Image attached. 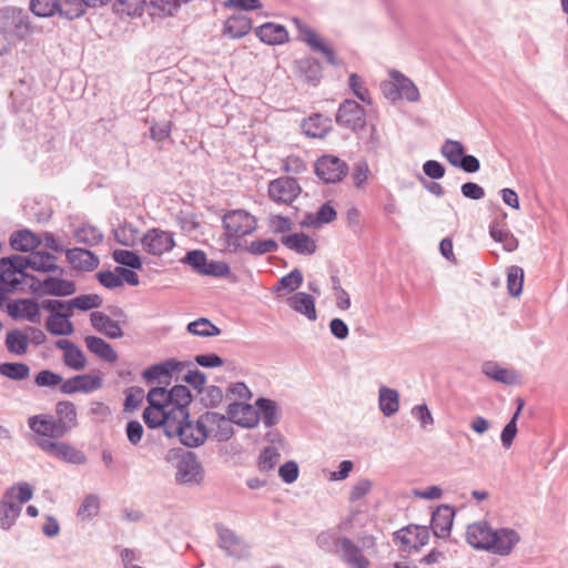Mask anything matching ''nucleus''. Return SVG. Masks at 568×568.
<instances>
[{
	"instance_id": "33",
	"label": "nucleus",
	"mask_w": 568,
	"mask_h": 568,
	"mask_svg": "<svg viewBox=\"0 0 568 568\" xmlns=\"http://www.w3.org/2000/svg\"><path fill=\"white\" fill-rule=\"evenodd\" d=\"M255 406L265 427H273L280 422L282 410L275 400L261 397L255 402Z\"/></svg>"
},
{
	"instance_id": "52",
	"label": "nucleus",
	"mask_w": 568,
	"mask_h": 568,
	"mask_svg": "<svg viewBox=\"0 0 568 568\" xmlns=\"http://www.w3.org/2000/svg\"><path fill=\"white\" fill-rule=\"evenodd\" d=\"M150 7L153 9L150 14L159 18L174 17L180 9L175 0H151Z\"/></svg>"
},
{
	"instance_id": "40",
	"label": "nucleus",
	"mask_w": 568,
	"mask_h": 568,
	"mask_svg": "<svg viewBox=\"0 0 568 568\" xmlns=\"http://www.w3.org/2000/svg\"><path fill=\"white\" fill-rule=\"evenodd\" d=\"M84 342L88 349L101 359L108 363H114L118 359L115 351L104 339L97 336H87Z\"/></svg>"
},
{
	"instance_id": "47",
	"label": "nucleus",
	"mask_w": 568,
	"mask_h": 568,
	"mask_svg": "<svg viewBox=\"0 0 568 568\" xmlns=\"http://www.w3.org/2000/svg\"><path fill=\"white\" fill-rule=\"evenodd\" d=\"M115 241L124 246H134L139 241L141 242L140 233L132 224L119 225L114 231Z\"/></svg>"
},
{
	"instance_id": "60",
	"label": "nucleus",
	"mask_w": 568,
	"mask_h": 568,
	"mask_svg": "<svg viewBox=\"0 0 568 568\" xmlns=\"http://www.w3.org/2000/svg\"><path fill=\"white\" fill-rule=\"evenodd\" d=\"M164 408L165 407L148 406L144 409L143 419L150 428H155L159 426L164 427V422H165Z\"/></svg>"
},
{
	"instance_id": "27",
	"label": "nucleus",
	"mask_w": 568,
	"mask_h": 568,
	"mask_svg": "<svg viewBox=\"0 0 568 568\" xmlns=\"http://www.w3.org/2000/svg\"><path fill=\"white\" fill-rule=\"evenodd\" d=\"M8 312L13 318L26 320L31 323H40V305L32 300H19L8 306Z\"/></svg>"
},
{
	"instance_id": "31",
	"label": "nucleus",
	"mask_w": 568,
	"mask_h": 568,
	"mask_svg": "<svg viewBox=\"0 0 568 568\" xmlns=\"http://www.w3.org/2000/svg\"><path fill=\"white\" fill-rule=\"evenodd\" d=\"M186 364L175 359H168L162 363L155 364L146 368L142 376L148 381H155L162 377H169L175 372H181L185 368Z\"/></svg>"
},
{
	"instance_id": "51",
	"label": "nucleus",
	"mask_w": 568,
	"mask_h": 568,
	"mask_svg": "<svg viewBox=\"0 0 568 568\" xmlns=\"http://www.w3.org/2000/svg\"><path fill=\"white\" fill-rule=\"evenodd\" d=\"M524 270L520 266L513 265L507 272V290L511 296H519L523 292Z\"/></svg>"
},
{
	"instance_id": "34",
	"label": "nucleus",
	"mask_w": 568,
	"mask_h": 568,
	"mask_svg": "<svg viewBox=\"0 0 568 568\" xmlns=\"http://www.w3.org/2000/svg\"><path fill=\"white\" fill-rule=\"evenodd\" d=\"M71 313H53L47 322L45 328L53 336H69L74 332V326L70 321Z\"/></svg>"
},
{
	"instance_id": "32",
	"label": "nucleus",
	"mask_w": 568,
	"mask_h": 568,
	"mask_svg": "<svg viewBox=\"0 0 568 568\" xmlns=\"http://www.w3.org/2000/svg\"><path fill=\"white\" fill-rule=\"evenodd\" d=\"M282 243L287 248L298 254L311 255L316 251L315 241L305 233H294L290 235H284L282 237Z\"/></svg>"
},
{
	"instance_id": "55",
	"label": "nucleus",
	"mask_w": 568,
	"mask_h": 568,
	"mask_svg": "<svg viewBox=\"0 0 568 568\" xmlns=\"http://www.w3.org/2000/svg\"><path fill=\"white\" fill-rule=\"evenodd\" d=\"M59 0H30V10L37 17L49 18L58 13Z\"/></svg>"
},
{
	"instance_id": "43",
	"label": "nucleus",
	"mask_w": 568,
	"mask_h": 568,
	"mask_svg": "<svg viewBox=\"0 0 568 568\" xmlns=\"http://www.w3.org/2000/svg\"><path fill=\"white\" fill-rule=\"evenodd\" d=\"M73 237L78 243L93 246L102 242L103 234L91 224H81L74 229Z\"/></svg>"
},
{
	"instance_id": "26",
	"label": "nucleus",
	"mask_w": 568,
	"mask_h": 568,
	"mask_svg": "<svg viewBox=\"0 0 568 568\" xmlns=\"http://www.w3.org/2000/svg\"><path fill=\"white\" fill-rule=\"evenodd\" d=\"M256 37L270 45L283 44L288 41V32L282 24L266 22L255 29Z\"/></svg>"
},
{
	"instance_id": "7",
	"label": "nucleus",
	"mask_w": 568,
	"mask_h": 568,
	"mask_svg": "<svg viewBox=\"0 0 568 568\" xmlns=\"http://www.w3.org/2000/svg\"><path fill=\"white\" fill-rule=\"evenodd\" d=\"M141 245L144 252L154 256L170 252L174 245L173 234L161 229H151L141 237Z\"/></svg>"
},
{
	"instance_id": "42",
	"label": "nucleus",
	"mask_w": 568,
	"mask_h": 568,
	"mask_svg": "<svg viewBox=\"0 0 568 568\" xmlns=\"http://www.w3.org/2000/svg\"><path fill=\"white\" fill-rule=\"evenodd\" d=\"M10 244L16 251L28 252L33 251L40 244V240L31 231L21 230L10 236Z\"/></svg>"
},
{
	"instance_id": "22",
	"label": "nucleus",
	"mask_w": 568,
	"mask_h": 568,
	"mask_svg": "<svg viewBox=\"0 0 568 568\" xmlns=\"http://www.w3.org/2000/svg\"><path fill=\"white\" fill-rule=\"evenodd\" d=\"M65 257L73 268L83 272L93 271L100 262L94 253L81 247L65 250Z\"/></svg>"
},
{
	"instance_id": "5",
	"label": "nucleus",
	"mask_w": 568,
	"mask_h": 568,
	"mask_svg": "<svg viewBox=\"0 0 568 568\" xmlns=\"http://www.w3.org/2000/svg\"><path fill=\"white\" fill-rule=\"evenodd\" d=\"M175 480L181 485H199L203 480V467L193 453H186L181 456L176 463Z\"/></svg>"
},
{
	"instance_id": "3",
	"label": "nucleus",
	"mask_w": 568,
	"mask_h": 568,
	"mask_svg": "<svg viewBox=\"0 0 568 568\" xmlns=\"http://www.w3.org/2000/svg\"><path fill=\"white\" fill-rule=\"evenodd\" d=\"M291 21L298 31V40L306 43L312 51L322 53L329 64H337L333 48L313 28L300 18H293Z\"/></svg>"
},
{
	"instance_id": "30",
	"label": "nucleus",
	"mask_w": 568,
	"mask_h": 568,
	"mask_svg": "<svg viewBox=\"0 0 568 568\" xmlns=\"http://www.w3.org/2000/svg\"><path fill=\"white\" fill-rule=\"evenodd\" d=\"M90 321L98 332L110 338H120L123 336V332L119 323L102 312H92Z\"/></svg>"
},
{
	"instance_id": "44",
	"label": "nucleus",
	"mask_w": 568,
	"mask_h": 568,
	"mask_svg": "<svg viewBox=\"0 0 568 568\" xmlns=\"http://www.w3.org/2000/svg\"><path fill=\"white\" fill-rule=\"evenodd\" d=\"M489 234L496 242L501 243L507 252H513L518 247V240L514 234L508 229L500 227L497 223L490 225Z\"/></svg>"
},
{
	"instance_id": "39",
	"label": "nucleus",
	"mask_w": 568,
	"mask_h": 568,
	"mask_svg": "<svg viewBox=\"0 0 568 568\" xmlns=\"http://www.w3.org/2000/svg\"><path fill=\"white\" fill-rule=\"evenodd\" d=\"M31 268L41 273H63V270L59 267L57 257L48 252L37 251L30 254Z\"/></svg>"
},
{
	"instance_id": "54",
	"label": "nucleus",
	"mask_w": 568,
	"mask_h": 568,
	"mask_svg": "<svg viewBox=\"0 0 568 568\" xmlns=\"http://www.w3.org/2000/svg\"><path fill=\"white\" fill-rule=\"evenodd\" d=\"M397 87L399 90V99H406L409 102L419 101V90L410 79H408L400 72H398L397 75Z\"/></svg>"
},
{
	"instance_id": "37",
	"label": "nucleus",
	"mask_w": 568,
	"mask_h": 568,
	"mask_svg": "<svg viewBox=\"0 0 568 568\" xmlns=\"http://www.w3.org/2000/svg\"><path fill=\"white\" fill-rule=\"evenodd\" d=\"M302 129L307 136L324 138L332 129V121L322 114H314L303 121Z\"/></svg>"
},
{
	"instance_id": "2",
	"label": "nucleus",
	"mask_w": 568,
	"mask_h": 568,
	"mask_svg": "<svg viewBox=\"0 0 568 568\" xmlns=\"http://www.w3.org/2000/svg\"><path fill=\"white\" fill-rule=\"evenodd\" d=\"M3 29L12 33L18 40L24 41L36 32L30 16L18 7H6L0 10Z\"/></svg>"
},
{
	"instance_id": "35",
	"label": "nucleus",
	"mask_w": 568,
	"mask_h": 568,
	"mask_svg": "<svg viewBox=\"0 0 568 568\" xmlns=\"http://www.w3.org/2000/svg\"><path fill=\"white\" fill-rule=\"evenodd\" d=\"M4 345L7 351L14 356H24L29 349V334L22 329L7 332Z\"/></svg>"
},
{
	"instance_id": "10",
	"label": "nucleus",
	"mask_w": 568,
	"mask_h": 568,
	"mask_svg": "<svg viewBox=\"0 0 568 568\" xmlns=\"http://www.w3.org/2000/svg\"><path fill=\"white\" fill-rule=\"evenodd\" d=\"M31 288L40 295L69 296L75 293L74 282L58 276H48L44 280L31 277Z\"/></svg>"
},
{
	"instance_id": "19",
	"label": "nucleus",
	"mask_w": 568,
	"mask_h": 568,
	"mask_svg": "<svg viewBox=\"0 0 568 568\" xmlns=\"http://www.w3.org/2000/svg\"><path fill=\"white\" fill-rule=\"evenodd\" d=\"M403 550L409 551L425 546L429 539V531L426 526H408L396 534Z\"/></svg>"
},
{
	"instance_id": "16",
	"label": "nucleus",
	"mask_w": 568,
	"mask_h": 568,
	"mask_svg": "<svg viewBox=\"0 0 568 568\" xmlns=\"http://www.w3.org/2000/svg\"><path fill=\"white\" fill-rule=\"evenodd\" d=\"M336 122L355 131L364 125L365 111L356 101L345 100L338 108Z\"/></svg>"
},
{
	"instance_id": "21",
	"label": "nucleus",
	"mask_w": 568,
	"mask_h": 568,
	"mask_svg": "<svg viewBox=\"0 0 568 568\" xmlns=\"http://www.w3.org/2000/svg\"><path fill=\"white\" fill-rule=\"evenodd\" d=\"M20 504L16 503V488H9L0 500V527L8 530L21 513Z\"/></svg>"
},
{
	"instance_id": "56",
	"label": "nucleus",
	"mask_w": 568,
	"mask_h": 568,
	"mask_svg": "<svg viewBox=\"0 0 568 568\" xmlns=\"http://www.w3.org/2000/svg\"><path fill=\"white\" fill-rule=\"evenodd\" d=\"M336 219V211L328 204H323L315 215H307V225L320 227L323 224L329 223Z\"/></svg>"
},
{
	"instance_id": "53",
	"label": "nucleus",
	"mask_w": 568,
	"mask_h": 568,
	"mask_svg": "<svg viewBox=\"0 0 568 568\" xmlns=\"http://www.w3.org/2000/svg\"><path fill=\"white\" fill-rule=\"evenodd\" d=\"M99 510H100V498L94 494H90V495L85 496L84 499L82 500V503L78 509L77 516L81 520H89V519L95 517L99 514Z\"/></svg>"
},
{
	"instance_id": "15",
	"label": "nucleus",
	"mask_w": 568,
	"mask_h": 568,
	"mask_svg": "<svg viewBox=\"0 0 568 568\" xmlns=\"http://www.w3.org/2000/svg\"><path fill=\"white\" fill-rule=\"evenodd\" d=\"M494 528L486 520L469 524L466 529V541L476 550L489 552Z\"/></svg>"
},
{
	"instance_id": "13",
	"label": "nucleus",
	"mask_w": 568,
	"mask_h": 568,
	"mask_svg": "<svg viewBox=\"0 0 568 568\" xmlns=\"http://www.w3.org/2000/svg\"><path fill=\"white\" fill-rule=\"evenodd\" d=\"M203 420L206 439L212 437L217 442H226L234 434V428L230 416L226 417L215 412H206L203 414Z\"/></svg>"
},
{
	"instance_id": "64",
	"label": "nucleus",
	"mask_w": 568,
	"mask_h": 568,
	"mask_svg": "<svg viewBox=\"0 0 568 568\" xmlns=\"http://www.w3.org/2000/svg\"><path fill=\"white\" fill-rule=\"evenodd\" d=\"M62 382L63 379L61 375L49 369L40 371L34 378V383L39 387H55L58 385L61 386Z\"/></svg>"
},
{
	"instance_id": "1",
	"label": "nucleus",
	"mask_w": 568,
	"mask_h": 568,
	"mask_svg": "<svg viewBox=\"0 0 568 568\" xmlns=\"http://www.w3.org/2000/svg\"><path fill=\"white\" fill-rule=\"evenodd\" d=\"M318 546L333 552L348 568H369L371 560L365 555V550L374 545V538L368 537L363 540V546H358L348 537L332 532H322L317 536Z\"/></svg>"
},
{
	"instance_id": "9",
	"label": "nucleus",
	"mask_w": 568,
	"mask_h": 568,
	"mask_svg": "<svg viewBox=\"0 0 568 568\" xmlns=\"http://www.w3.org/2000/svg\"><path fill=\"white\" fill-rule=\"evenodd\" d=\"M219 546L225 554L235 559H245L248 557L250 546L237 536L232 529L217 525Z\"/></svg>"
},
{
	"instance_id": "45",
	"label": "nucleus",
	"mask_w": 568,
	"mask_h": 568,
	"mask_svg": "<svg viewBox=\"0 0 568 568\" xmlns=\"http://www.w3.org/2000/svg\"><path fill=\"white\" fill-rule=\"evenodd\" d=\"M30 367L24 363L7 362L0 364V375L11 381H24L30 376Z\"/></svg>"
},
{
	"instance_id": "18",
	"label": "nucleus",
	"mask_w": 568,
	"mask_h": 568,
	"mask_svg": "<svg viewBox=\"0 0 568 568\" xmlns=\"http://www.w3.org/2000/svg\"><path fill=\"white\" fill-rule=\"evenodd\" d=\"M175 437H179L181 443L187 447H199L204 444L206 440V433L203 414L196 422H191L187 418L183 424V427L179 428V433Z\"/></svg>"
},
{
	"instance_id": "24",
	"label": "nucleus",
	"mask_w": 568,
	"mask_h": 568,
	"mask_svg": "<svg viewBox=\"0 0 568 568\" xmlns=\"http://www.w3.org/2000/svg\"><path fill=\"white\" fill-rule=\"evenodd\" d=\"M55 347L63 351V363L69 368L81 371L87 366L84 353L69 339H58Z\"/></svg>"
},
{
	"instance_id": "8",
	"label": "nucleus",
	"mask_w": 568,
	"mask_h": 568,
	"mask_svg": "<svg viewBox=\"0 0 568 568\" xmlns=\"http://www.w3.org/2000/svg\"><path fill=\"white\" fill-rule=\"evenodd\" d=\"M301 192V185L293 178H278L268 184V195L272 201L278 204L291 205Z\"/></svg>"
},
{
	"instance_id": "17",
	"label": "nucleus",
	"mask_w": 568,
	"mask_h": 568,
	"mask_svg": "<svg viewBox=\"0 0 568 568\" xmlns=\"http://www.w3.org/2000/svg\"><path fill=\"white\" fill-rule=\"evenodd\" d=\"M227 415L232 424L252 428L258 424L260 414L257 407L245 403H232L227 406Z\"/></svg>"
},
{
	"instance_id": "14",
	"label": "nucleus",
	"mask_w": 568,
	"mask_h": 568,
	"mask_svg": "<svg viewBox=\"0 0 568 568\" xmlns=\"http://www.w3.org/2000/svg\"><path fill=\"white\" fill-rule=\"evenodd\" d=\"M223 223L227 232L244 236L256 230L255 217L244 210H235L224 215Z\"/></svg>"
},
{
	"instance_id": "12",
	"label": "nucleus",
	"mask_w": 568,
	"mask_h": 568,
	"mask_svg": "<svg viewBox=\"0 0 568 568\" xmlns=\"http://www.w3.org/2000/svg\"><path fill=\"white\" fill-rule=\"evenodd\" d=\"M346 162L335 155H323L315 163L316 175L325 183H336L347 173Z\"/></svg>"
},
{
	"instance_id": "23",
	"label": "nucleus",
	"mask_w": 568,
	"mask_h": 568,
	"mask_svg": "<svg viewBox=\"0 0 568 568\" xmlns=\"http://www.w3.org/2000/svg\"><path fill=\"white\" fill-rule=\"evenodd\" d=\"M455 517L454 509L448 505H442L433 513L432 529L436 537L446 538L450 535L453 520Z\"/></svg>"
},
{
	"instance_id": "41",
	"label": "nucleus",
	"mask_w": 568,
	"mask_h": 568,
	"mask_svg": "<svg viewBox=\"0 0 568 568\" xmlns=\"http://www.w3.org/2000/svg\"><path fill=\"white\" fill-rule=\"evenodd\" d=\"M483 373L499 383L514 385L518 383V374L514 371L500 367L494 362H487L483 365Z\"/></svg>"
},
{
	"instance_id": "11",
	"label": "nucleus",
	"mask_w": 568,
	"mask_h": 568,
	"mask_svg": "<svg viewBox=\"0 0 568 568\" xmlns=\"http://www.w3.org/2000/svg\"><path fill=\"white\" fill-rule=\"evenodd\" d=\"M521 541L520 534L509 527L494 528L489 554L507 557Z\"/></svg>"
},
{
	"instance_id": "38",
	"label": "nucleus",
	"mask_w": 568,
	"mask_h": 568,
	"mask_svg": "<svg viewBox=\"0 0 568 568\" xmlns=\"http://www.w3.org/2000/svg\"><path fill=\"white\" fill-rule=\"evenodd\" d=\"M378 407L385 417L395 415L399 409V393L387 386L378 390Z\"/></svg>"
},
{
	"instance_id": "36",
	"label": "nucleus",
	"mask_w": 568,
	"mask_h": 568,
	"mask_svg": "<svg viewBox=\"0 0 568 568\" xmlns=\"http://www.w3.org/2000/svg\"><path fill=\"white\" fill-rule=\"evenodd\" d=\"M286 302L292 310L305 315L310 321H315L317 318L315 301L311 295L304 292H298L288 297Z\"/></svg>"
},
{
	"instance_id": "58",
	"label": "nucleus",
	"mask_w": 568,
	"mask_h": 568,
	"mask_svg": "<svg viewBox=\"0 0 568 568\" xmlns=\"http://www.w3.org/2000/svg\"><path fill=\"white\" fill-rule=\"evenodd\" d=\"M302 283L303 274L300 270L295 268L278 281L275 291L278 292L281 288H283L290 292H294L302 285Z\"/></svg>"
},
{
	"instance_id": "20",
	"label": "nucleus",
	"mask_w": 568,
	"mask_h": 568,
	"mask_svg": "<svg viewBox=\"0 0 568 568\" xmlns=\"http://www.w3.org/2000/svg\"><path fill=\"white\" fill-rule=\"evenodd\" d=\"M102 387V379L99 376L84 374L77 375L62 382L60 390L63 394L91 393Z\"/></svg>"
},
{
	"instance_id": "6",
	"label": "nucleus",
	"mask_w": 568,
	"mask_h": 568,
	"mask_svg": "<svg viewBox=\"0 0 568 568\" xmlns=\"http://www.w3.org/2000/svg\"><path fill=\"white\" fill-rule=\"evenodd\" d=\"M39 448L63 463L82 465L87 462L84 453L67 442H59L58 439L52 442L42 440V443H39Z\"/></svg>"
},
{
	"instance_id": "50",
	"label": "nucleus",
	"mask_w": 568,
	"mask_h": 568,
	"mask_svg": "<svg viewBox=\"0 0 568 568\" xmlns=\"http://www.w3.org/2000/svg\"><path fill=\"white\" fill-rule=\"evenodd\" d=\"M440 153L456 168L458 161L462 160L465 154V148L459 141L447 139L440 148Z\"/></svg>"
},
{
	"instance_id": "28",
	"label": "nucleus",
	"mask_w": 568,
	"mask_h": 568,
	"mask_svg": "<svg viewBox=\"0 0 568 568\" xmlns=\"http://www.w3.org/2000/svg\"><path fill=\"white\" fill-rule=\"evenodd\" d=\"M252 29V21L243 14H233L223 24V36L230 39H241Z\"/></svg>"
},
{
	"instance_id": "49",
	"label": "nucleus",
	"mask_w": 568,
	"mask_h": 568,
	"mask_svg": "<svg viewBox=\"0 0 568 568\" xmlns=\"http://www.w3.org/2000/svg\"><path fill=\"white\" fill-rule=\"evenodd\" d=\"M102 302V297L98 294H83L68 301L67 307L69 310L77 308L81 311H89L100 307Z\"/></svg>"
},
{
	"instance_id": "4",
	"label": "nucleus",
	"mask_w": 568,
	"mask_h": 568,
	"mask_svg": "<svg viewBox=\"0 0 568 568\" xmlns=\"http://www.w3.org/2000/svg\"><path fill=\"white\" fill-rule=\"evenodd\" d=\"M28 426L33 432L34 443L39 447L42 440L52 442L64 437L55 418L49 414L33 415L28 418Z\"/></svg>"
},
{
	"instance_id": "48",
	"label": "nucleus",
	"mask_w": 568,
	"mask_h": 568,
	"mask_svg": "<svg viewBox=\"0 0 568 568\" xmlns=\"http://www.w3.org/2000/svg\"><path fill=\"white\" fill-rule=\"evenodd\" d=\"M85 6L82 0H61L59 1L58 13L60 17L74 20L79 19L85 13Z\"/></svg>"
},
{
	"instance_id": "59",
	"label": "nucleus",
	"mask_w": 568,
	"mask_h": 568,
	"mask_svg": "<svg viewBox=\"0 0 568 568\" xmlns=\"http://www.w3.org/2000/svg\"><path fill=\"white\" fill-rule=\"evenodd\" d=\"M112 255L113 260L121 265H125L131 268H141L142 266L140 256L132 251L115 250Z\"/></svg>"
},
{
	"instance_id": "63",
	"label": "nucleus",
	"mask_w": 568,
	"mask_h": 568,
	"mask_svg": "<svg viewBox=\"0 0 568 568\" xmlns=\"http://www.w3.org/2000/svg\"><path fill=\"white\" fill-rule=\"evenodd\" d=\"M206 261V254L201 250H193L187 252L184 258L182 260L183 263L190 265L199 274H203Z\"/></svg>"
},
{
	"instance_id": "46",
	"label": "nucleus",
	"mask_w": 568,
	"mask_h": 568,
	"mask_svg": "<svg viewBox=\"0 0 568 568\" xmlns=\"http://www.w3.org/2000/svg\"><path fill=\"white\" fill-rule=\"evenodd\" d=\"M186 329L189 333L201 337L217 336L221 334V329L205 317L189 323Z\"/></svg>"
},
{
	"instance_id": "62",
	"label": "nucleus",
	"mask_w": 568,
	"mask_h": 568,
	"mask_svg": "<svg viewBox=\"0 0 568 568\" xmlns=\"http://www.w3.org/2000/svg\"><path fill=\"white\" fill-rule=\"evenodd\" d=\"M280 460V453L273 446L263 449L258 458V467L261 470L267 471L274 468Z\"/></svg>"
},
{
	"instance_id": "29",
	"label": "nucleus",
	"mask_w": 568,
	"mask_h": 568,
	"mask_svg": "<svg viewBox=\"0 0 568 568\" xmlns=\"http://www.w3.org/2000/svg\"><path fill=\"white\" fill-rule=\"evenodd\" d=\"M165 422H164V433L168 437H175L179 433V428L183 427V424L189 418V409L180 408V407H165Z\"/></svg>"
},
{
	"instance_id": "25",
	"label": "nucleus",
	"mask_w": 568,
	"mask_h": 568,
	"mask_svg": "<svg viewBox=\"0 0 568 568\" xmlns=\"http://www.w3.org/2000/svg\"><path fill=\"white\" fill-rule=\"evenodd\" d=\"M57 424L65 436L78 426L77 407L72 402L61 400L55 405Z\"/></svg>"
},
{
	"instance_id": "61",
	"label": "nucleus",
	"mask_w": 568,
	"mask_h": 568,
	"mask_svg": "<svg viewBox=\"0 0 568 568\" xmlns=\"http://www.w3.org/2000/svg\"><path fill=\"white\" fill-rule=\"evenodd\" d=\"M3 264L8 265V267H11L20 274V276L29 277L28 274H26L27 268H31V257L29 255H12L11 257H3Z\"/></svg>"
},
{
	"instance_id": "57",
	"label": "nucleus",
	"mask_w": 568,
	"mask_h": 568,
	"mask_svg": "<svg viewBox=\"0 0 568 568\" xmlns=\"http://www.w3.org/2000/svg\"><path fill=\"white\" fill-rule=\"evenodd\" d=\"M170 405L180 408H187L192 402L190 389L184 385H175L169 392Z\"/></svg>"
}]
</instances>
